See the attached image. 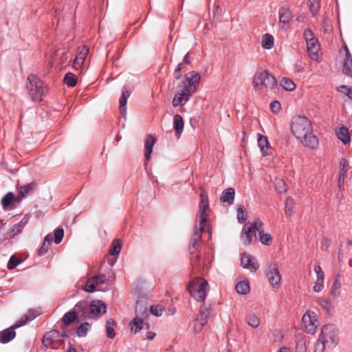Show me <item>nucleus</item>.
I'll return each instance as SVG.
<instances>
[{
	"mask_svg": "<svg viewBox=\"0 0 352 352\" xmlns=\"http://www.w3.org/2000/svg\"><path fill=\"white\" fill-rule=\"evenodd\" d=\"M96 286L98 284L96 278L92 276L87 280L84 289L89 293H92L96 291Z\"/></svg>",
	"mask_w": 352,
	"mask_h": 352,
	"instance_id": "obj_37",
	"label": "nucleus"
},
{
	"mask_svg": "<svg viewBox=\"0 0 352 352\" xmlns=\"http://www.w3.org/2000/svg\"><path fill=\"white\" fill-rule=\"evenodd\" d=\"M319 338L330 348L339 342L338 330L333 324L324 325L321 329Z\"/></svg>",
	"mask_w": 352,
	"mask_h": 352,
	"instance_id": "obj_10",
	"label": "nucleus"
},
{
	"mask_svg": "<svg viewBox=\"0 0 352 352\" xmlns=\"http://www.w3.org/2000/svg\"><path fill=\"white\" fill-rule=\"evenodd\" d=\"M155 142V140L152 135H148L146 136L144 143V155L147 160H150L151 158L153 147Z\"/></svg>",
	"mask_w": 352,
	"mask_h": 352,
	"instance_id": "obj_20",
	"label": "nucleus"
},
{
	"mask_svg": "<svg viewBox=\"0 0 352 352\" xmlns=\"http://www.w3.org/2000/svg\"><path fill=\"white\" fill-rule=\"evenodd\" d=\"M28 219L29 218L25 216L21 220L19 223L13 226L12 231L14 233V234H17L22 231L24 226L28 223Z\"/></svg>",
	"mask_w": 352,
	"mask_h": 352,
	"instance_id": "obj_42",
	"label": "nucleus"
},
{
	"mask_svg": "<svg viewBox=\"0 0 352 352\" xmlns=\"http://www.w3.org/2000/svg\"><path fill=\"white\" fill-rule=\"evenodd\" d=\"M336 135L338 138L342 141L344 144H346L350 142L351 137L347 127H340L338 131H336Z\"/></svg>",
	"mask_w": 352,
	"mask_h": 352,
	"instance_id": "obj_22",
	"label": "nucleus"
},
{
	"mask_svg": "<svg viewBox=\"0 0 352 352\" xmlns=\"http://www.w3.org/2000/svg\"><path fill=\"white\" fill-rule=\"evenodd\" d=\"M25 196H23L21 193L16 196H14V203L20 202Z\"/></svg>",
	"mask_w": 352,
	"mask_h": 352,
	"instance_id": "obj_63",
	"label": "nucleus"
},
{
	"mask_svg": "<svg viewBox=\"0 0 352 352\" xmlns=\"http://www.w3.org/2000/svg\"><path fill=\"white\" fill-rule=\"evenodd\" d=\"M292 134L305 146L315 148L318 146V139L313 133L310 120L305 116H294L291 121Z\"/></svg>",
	"mask_w": 352,
	"mask_h": 352,
	"instance_id": "obj_1",
	"label": "nucleus"
},
{
	"mask_svg": "<svg viewBox=\"0 0 352 352\" xmlns=\"http://www.w3.org/2000/svg\"><path fill=\"white\" fill-rule=\"evenodd\" d=\"M261 45L263 48L270 50L274 46V38L270 34H265L263 36Z\"/></svg>",
	"mask_w": 352,
	"mask_h": 352,
	"instance_id": "obj_35",
	"label": "nucleus"
},
{
	"mask_svg": "<svg viewBox=\"0 0 352 352\" xmlns=\"http://www.w3.org/2000/svg\"><path fill=\"white\" fill-rule=\"evenodd\" d=\"M258 146L260 148L261 152L263 155H268V150L270 149L268 139L266 136L258 135Z\"/></svg>",
	"mask_w": 352,
	"mask_h": 352,
	"instance_id": "obj_23",
	"label": "nucleus"
},
{
	"mask_svg": "<svg viewBox=\"0 0 352 352\" xmlns=\"http://www.w3.org/2000/svg\"><path fill=\"white\" fill-rule=\"evenodd\" d=\"M182 69V63H179L177 65V67L174 71V76L176 79H179L182 76L181 70Z\"/></svg>",
	"mask_w": 352,
	"mask_h": 352,
	"instance_id": "obj_60",
	"label": "nucleus"
},
{
	"mask_svg": "<svg viewBox=\"0 0 352 352\" xmlns=\"http://www.w3.org/2000/svg\"><path fill=\"white\" fill-rule=\"evenodd\" d=\"M270 108L274 113H278L280 110L281 106L279 102L273 101L270 104Z\"/></svg>",
	"mask_w": 352,
	"mask_h": 352,
	"instance_id": "obj_58",
	"label": "nucleus"
},
{
	"mask_svg": "<svg viewBox=\"0 0 352 352\" xmlns=\"http://www.w3.org/2000/svg\"><path fill=\"white\" fill-rule=\"evenodd\" d=\"M14 195L12 192L6 194L1 199V205L4 209L10 208L11 204L14 203Z\"/></svg>",
	"mask_w": 352,
	"mask_h": 352,
	"instance_id": "obj_31",
	"label": "nucleus"
},
{
	"mask_svg": "<svg viewBox=\"0 0 352 352\" xmlns=\"http://www.w3.org/2000/svg\"><path fill=\"white\" fill-rule=\"evenodd\" d=\"M278 352H292V351L289 348H287V347L283 346V347H281V348L278 351Z\"/></svg>",
	"mask_w": 352,
	"mask_h": 352,
	"instance_id": "obj_64",
	"label": "nucleus"
},
{
	"mask_svg": "<svg viewBox=\"0 0 352 352\" xmlns=\"http://www.w3.org/2000/svg\"><path fill=\"white\" fill-rule=\"evenodd\" d=\"M135 315L136 316L146 318L148 316L147 309L144 305L139 301H137L135 306Z\"/></svg>",
	"mask_w": 352,
	"mask_h": 352,
	"instance_id": "obj_39",
	"label": "nucleus"
},
{
	"mask_svg": "<svg viewBox=\"0 0 352 352\" xmlns=\"http://www.w3.org/2000/svg\"><path fill=\"white\" fill-rule=\"evenodd\" d=\"M330 245H331V239L327 237H325L321 243V247H320L321 250H324V251L327 250L329 248V247L330 246Z\"/></svg>",
	"mask_w": 352,
	"mask_h": 352,
	"instance_id": "obj_59",
	"label": "nucleus"
},
{
	"mask_svg": "<svg viewBox=\"0 0 352 352\" xmlns=\"http://www.w3.org/2000/svg\"><path fill=\"white\" fill-rule=\"evenodd\" d=\"M273 183L274 188L278 192L283 193L287 191V186L283 177H274Z\"/></svg>",
	"mask_w": 352,
	"mask_h": 352,
	"instance_id": "obj_25",
	"label": "nucleus"
},
{
	"mask_svg": "<svg viewBox=\"0 0 352 352\" xmlns=\"http://www.w3.org/2000/svg\"><path fill=\"white\" fill-rule=\"evenodd\" d=\"M266 276L270 285L274 288H278L280 286L281 276L278 266L274 263H270L266 269Z\"/></svg>",
	"mask_w": 352,
	"mask_h": 352,
	"instance_id": "obj_13",
	"label": "nucleus"
},
{
	"mask_svg": "<svg viewBox=\"0 0 352 352\" xmlns=\"http://www.w3.org/2000/svg\"><path fill=\"white\" fill-rule=\"evenodd\" d=\"M150 312L155 316H161L164 308L160 305H151L150 307Z\"/></svg>",
	"mask_w": 352,
	"mask_h": 352,
	"instance_id": "obj_47",
	"label": "nucleus"
},
{
	"mask_svg": "<svg viewBox=\"0 0 352 352\" xmlns=\"http://www.w3.org/2000/svg\"><path fill=\"white\" fill-rule=\"evenodd\" d=\"M342 71L345 75L352 78V57L344 58Z\"/></svg>",
	"mask_w": 352,
	"mask_h": 352,
	"instance_id": "obj_33",
	"label": "nucleus"
},
{
	"mask_svg": "<svg viewBox=\"0 0 352 352\" xmlns=\"http://www.w3.org/2000/svg\"><path fill=\"white\" fill-rule=\"evenodd\" d=\"M191 255V263L192 265H196L199 261V255L198 254H197V252L194 254H190Z\"/></svg>",
	"mask_w": 352,
	"mask_h": 352,
	"instance_id": "obj_62",
	"label": "nucleus"
},
{
	"mask_svg": "<svg viewBox=\"0 0 352 352\" xmlns=\"http://www.w3.org/2000/svg\"><path fill=\"white\" fill-rule=\"evenodd\" d=\"M173 125L176 134L180 135L184 129V121L180 115L177 114L174 116Z\"/></svg>",
	"mask_w": 352,
	"mask_h": 352,
	"instance_id": "obj_28",
	"label": "nucleus"
},
{
	"mask_svg": "<svg viewBox=\"0 0 352 352\" xmlns=\"http://www.w3.org/2000/svg\"><path fill=\"white\" fill-rule=\"evenodd\" d=\"M248 324L252 328H256L260 324V320L255 314H250L245 318Z\"/></svg>",
	"mask_w": 352,
	"mask_h": 352,
	"instance_id": "obj_43",
	"label": "nucleus"
},
{
	"mask_svg": "<svg viewBox=\"0 0 352 352\" xmlns=\"http://www.w3.org/2000/svg\"><path fill=\"white\" fill-rule=\"evenodd\" d=\"M122 248L121 241L119 239H114L109 249V254L111 256H118Z\"/></svg>",
	"mask_w": 352,
	"mask_h": 352,
	"instance_id": "obj_32",
	"label": "nucleus"
},
{
	"mask_svg": "<svg viewBox=\"0 0 352 352\" xmlns=\"http://www.w3.org/2000/svg\"><path fill=\"white\" fill-rule=\"evenodd\" d=\"M241 264L243 268L248 269L252 272H256L259 267L256 259L245 252L241 254Z\"/></svg>",
	"mask_w": 352,
	"mask_h": 352,
	"instance_id": "obj_16",
	"label": "nucleus"
},
{
	"mask_svg": "<svg viewBox=\"0 0 352 352\" xmlns=\"http://www.w3.org/2000/svg\"><path fill=\"white\" fill-rule=\"evenodd\" d=\"M307 48L310 58L313 60L318 61L320 58V45L318 40H312V41L307 43Z\"/></svg>",
	"mask_w": 352,
	"mask_h": 352,
	"instance_id": "obj_17",
	"label": "nucleus"
},
{
	"mask_svg": "<svg viewBox=\"0 0 352 352\" xmlns=\"http://www.w3.org/2000/svg\"><path fill=\"white\" fill-rule=\"evenodd\" d=\"M317 302L327 311H330L332 308L331 303L324 298H318Z\"/></svg>",
	"mask_w": 352,
	"mask_h": 352,
	"instance_id": "obj_48",
	"label": "nucleus"
},
{
	"mask_svg": "<svg viewBox=\"0 0 352 352\" xmlns=\"http://www.w3.org/2000/svg\"><path fill=\"white\" fill-rule=\"evenodd\" d=\"M200 203L199 205V213H200V220H199V228L195 226L194 228L193 233L192 234L191 238L197 240L198 241L201 239V234L204 229V225L208 219V214L206 210L209 209V204L208 199L206 193L204 190H201L200 193Z\"/></svg>",
	"mask_w": 352,
	"mask_h": 352,
	"instance_id": "obj_4",
	"label": "nucleus"
},
{
	"mask_svg": "<svg viewBox=\"0 0 352 352\" xmlns=\"http://www.w3.org/2000/svg\"><path fill=\"white\" fill-rule=\"evenodd\" d=\"M326 347L327 344L318 338L315 344L314 352H324Z\"/></svg>",
	"mask_w": 352,
	"mask_h": 352,
	"instance_id": "obj_50",
	"label": "nucleus"
},
{
	"mask_svg": "<svg viewBox=\"0 0 352 352\" xmlns=\"http://www.w3.org/2000/svg\"><path fill=\"white\" fill-rule=\"evenodd\" d=\"M209 317L210 309L205 305L201 306L194 324L195 331L200 332L207 324Z\"/></svg>",
	"mask_w": 352,
	"mask_h": 352,
	"instance_id": "obj_14",
	"label": "nucleus"
},
{
	"mask_svg": "<svg viewBox=\"0 0 352 352\" xmlns=\"http://www.w3.org/2000/svg\"><path fill=\"white\" fill-rule=\"evenodd\" d=\"M341 287L340 276L337 275L334 282L331 287V295L333 297H338L340 295V289Z\"/></svg>",
	"mask_w": 352,
	"mask_h": 352,
	"instance_id": "obj_34",
	"label": "nucleus"
},
{
	"mask_svg": "<svg viewBox=\"0 0 352 352\" xmlns=\"http://www.w3.org/2000/svg\"><path fill=\"white\" fill-rule=\"evenodd\" d=\"M261 234L263 232V223L258 219H256L253 223H248L243 227L241 232V239L244 244H250L256 236V232Z\"/></svg>",
	"mask_w": 352,
	"mask_h": 352,
	"instance_id": "obj_7",
	"label": "nucleus"
},
{
	"mask_svg": "<svg viewBox=\"0 0 352 352\" xmlns=\"http://www.w3.org/2000/svg\"><path fill=\"white\" fill-rule=\"evenodd\" d=\"M52 241V236L49 234L45 236L41 247L38 250V254L42 256L48 252L50 245Z\"/></svg>",
	"mask_w": 352,
	"mask_h": 352,
	"instance_id": "obj_27",
	"label": "nucleus"
},
{
	"mask_svg": "<svg viewBox=\"0 0 352 352\" xmlns=\"http://www.w3.org/2000/svg\"><path fill=\"white\" fill-rule=\"evenodd\" d=\"M201 76L196 72H190L178 85V90L172 101L173 106L177 107L185 104L197 91Z\"/></svg>",
	"mask_w": 352,
	"mask_h": 352,
	"instance_id": "obj_2",
	"label": "nucleus"
},
{
	"mask_svg": "<svg viewBox=\"0 0 352 352\" xmlns=\"http://www.w3.org/2000/svg\"><path fill=\"white\" fill-rule=\"evenodd\" d=\"M144 318H143V317L135 316V318L131 322V324H133L135 327V329L134 331L135 333H137L138 332H139L142 329L144 328V326L146 327V329H149V324L148 323L144 322Z\"/></svg>",
	"mask_w": 352,
	"mask_h": 352,
	"instance_id": "obj_26",
	"label": "nucleus"
},
{
	"mask_svg": "<svg viewBox=\"0 0 352 352\" xmlns=\"http://www.w3.org/2000/svg\"><path fill=\"white\" fill-rule=\"evenodd\" d=\"M314 271L316 273L318 280H324V273L319 265H314Z\"/></svg>",
	"mask_w": 352,
	"mask_h": 352,
	"instance_id": "obj_57",
	"label": "nucleus"
},
{
	"mask_svg": "<svg viewBox=\"0 0 352 352\" xmlns=\"http://www.w3.org/2000/svg\"><path fill=\"white\" fill-rule=\"evenodd\" d=\"M36 315H25L13 324L11 327L8 328L0 332V342L7 343L14 339L16 336L14 329L26 324L28 322L35 318Z\"/></svg>",
	"mask_w": 352,
	"mask_h": 352,
	"instance_id": "obj_8",
	"label": "nucleus"
},
{
	"mask_svg": "<svg viewBox=\"0 0 352 352\" xmlns=\"http://www.w3.org/2000/svg\"><path fill=\"white\" fill-rule=\"evenodd\" d=\"M90 324L87 322L81 323L76 329V333L79 337H85L87 334Z\"/></svg>",
	"mask_w": 352,
	"mask_h": 352,
	"instance_id": "obj_40",
	"label": "nucleus"
},
{
	"mask_svg": "<svg viewBox=\"0 0 352 352\" xmlns=\"http://www.w3.org/2000/svg\"><path fill=\"white\" fill-rule=\"evenodd\" d=\"M259 239L262 244L269 245L270 242L272 241V236L269 234H259Z\"/></svg>",
	"mask_w": 352,
	"mask_h": 352,
	"instance_id": "obj_55",
	"label": "nucleus"
},
{
	"mask_svg": "<svg viewBox=\"0 0 352 352\" xmlns=\"http://www.w3.org/2000/svg\"><path fill=\"white\" fill-rule=\"evenodd\" d=\"M324 287V280H318L316 279V282L313 287V289L315 292H320L322 290Z\"/></svg>",
	"mask_w": 352,
	"mask_h": 352,
	"instance_id": "obj_56",
	"label": "nucleus"
},
{
	"mask_svg": "<svg viewBox=\"0 0 352 352\" xmlns=\"http://www.w3.org/2000/svg\"><path fill=\"white\" fill-rule=\"evenodd\" d=\"M304 37H305V39L307 43L312 41V40H317V38H315L312 31L309 28H307L305 30Z\"/></svg>",
	"mask_w": 352,
	"mask_h": 352,
	"instance_id": "obj_54",
	"label": "nucleus"
},
{
	"mask_svg": "<svg viewBox=\"0 0 352 352\" xmlns=\"http://www.w3.org/2000/svg\"><path fill=\"white\" fill-rule=\"evenodd\" d=\"M253 85L256 91L273 89L277 87L275 78L266 70L260 69L257 70L253 78Z\"/></svg>",
	"mask_w": 352,
	"mask_h": 352,
	"instance_id": "obj_3",
	"label": "nucleus"
},
{
	"mask_svg": "<svg viewBox=\"0 0 352 352\" xmlns=\"http://www.w3.org/2000/svg\"><path fill=\"white\" fill-rule=\"evenodd\" d=\"M86 312L89 316L87 318H98L106 313L105 303L99 300H92L89 305L87 303Z\"/></svg>",
	"mask_w": 352,
	"mask_h": 352,
	"instance_id": "obj_12",
	"label": "nucleus"
},
{
	"mask_svg": "<svg viewBox=\"0 0 352 352\" xmlns=\"http://www.w3.org/2000/svg\"><path fill=\"white\" fill-rule=\"evenodd\" d=\"M21 261L14 256H12L8 263V268L10 270L14 269L19 263Z\"/></svg>",
	"mask_w": 352,
	"mask_h": 352,
	"instance_id": "obj_51",
	"label": "nucleus"
},
{
	"mask_svg": "<svg viewBox=\"0 0 352 352\" xmlns=\"http://www.w3.org/2000/svg\"><path fill=\"white\" fill-rule=\"evenodd\" d=\"M28 81L27 88L31 98L34 101L42 100V97L47 92V88L44 85V82L34 74H30Z\"/></svg>",
	"mask_w": 352,
	"mask_h": 352,
	"instance_id": "obj_5",
	"label": "nucleus"
},
{
	"mask_svg": "<svg viewBox=\"0 0 352 352\" xmlns=\"http://www.w3.org/2000/svg\"><path fill=\"white\" fill-rule=\"evenodd\" d=\"M88 53L89 48L87 46H82L81 47H79L78 53L73 62V67L74 69H78L82 65Z\"/></svg>",
	"mask_w": 352,
	"mask_h": 352,
	"instance_id": "obj_18",
	"label": "nucleus"
},
{
	"mask_svg": "<svg viewBox=\"0 0 352 352\" xmlns=\"http://www.w3.org/2000/svg\"><path fill=\"white\" fill-rule=\"evenodd\" d=\"M280 85L283 89L289 91H293L296 88L295 83L289 78H283Z\"/></svg>",
	"mask_w": 352,
	"mask_h": 352,
	"instance_id": "obj_44",
	"label": "nucleus"
},
{
	"mask_svg": "<svg viewBox=\"0 0 352 352\" xmlns=\"http://www.w3.org/2000/svg\"><path fill=\"white\" fill-rule=\"evenodd\" d=\"M208 282L201 278H198L190 283L188 290L191 296L197 301H204L208 295Z\"/></svg>",
	"mask_w": 352,
	"mask_h": 352,
	"instance_id": "obj_6",
	"label": "nucleus"
},
{
	"mask_svg": "<svg viewBox=\"0 0 352 352\" xmlns=\"http://www.w3.org/2000/svg\"><path fill=\"white\" fill-rule=\"evenodd\" d=\"M59 337L60 333L58 331L46 332L43 336L42 343L47 349H57L59 344L58 342Z\"/></svg>",
	"mask_w": 352,
	"mask_h": 352,
	"instance_id": "obj_15",
	"label": "nucleus"
},
{
	"mask_svg": "<svg viewBox=\"0 0 352 352\" xmlns=\"http://www.w3.org/2000/svg\"><path fill=\"white\" fill-rule=\"evenodd\" d=\"M236 291L240 294H246L250 290V284L248 280H242L239 282L235 286Z\"/></svg>",
	"mask_w": 352,
	"mask_h": 352,
	"instance_id": "obj_29",
	"label": "nucleus"
},
{
	"mask_svg": "<svg viewBox=\"0 0 352 352\" xmlns=\"http://www.w3.org/2000/svg\"><path fill=\"white\" fill-rule=\"evenodd\" d=\"M86 301L82 300L77 302L72 310L63 315L62 318L63 324L65 325H69L76 320L78 315L84 319H87L89 316L86 312Z\"/></svg>",
	"mask_w": 352,
	"mask_h": 352,
	"instance_id": "obj_9",
	"label": "nucleus"
},
{
	"mask_svg": "<svg viewBox=\"0 0 352 352\" xmlns=\"http://www.w3.org/2000/svg\"><path fill=\"white\" fill-rule=\"evenodd\" d=\"M116 322L111 318L109 319L106 323L107 336L109 338H113L116 336L114 328Z\"/></svg>",
	"mask_w": 352,
	"mask_h": 352,
	"instance_id": "obj_30",
	"label": "nucleus"
},
{
	"mask_svg": "<svg viewBox=\"0 0 352 352\" xmlns=\"http://www.w3.org/2000/svg\"><path fill=\"white\" fill-rule=\"evenodd\" d=\"M36 184L34 182L29 183L26 185L21 186L20 187V193L23 196H27L30 193L32 192L36 188Z\"/></svg>",
	"mask_w": 352,
	"mask_h": 352,
	"instance_id": "obj_36",
	"label": "nucleus"
},
{
	"mask_svg": "<svg viewBox=\"0 0 352 352\" xmlns=\"http://www.w3.org/2000/svg\"><path fill=\"white\" fill-rule=\"evenodd\" d=\"M348 162L345 160H342L340 163L339 176H344L346 174Z\"/></svg>",
	"mask_w": 352,
	"mask_h": 352,
	"instance_id": "obj_53",
	"label": "nucleus"
},
{
	"mask_svg": "<svg viewBox=\"0 0 352 352\" xmlns=\"http://www.w3.org/2000/svg\"><path fill=\"white\" fill-rule=\"evenodd\" d=\"M279 23L282 29H285V25H288L292 19V12L289 8L281 7L278 11Z\"/></svg>",
	"mask_w": 352,
	"mask_h": 352,
	"instance_id": "obj_19",
	"label": "nucleus"
},
{
	"mask_svg": "<svg viewBox=\"0 0 352 352\" xmlns=\"http://www.w3.org/2000/svg\"><path fill=\"white\" fill-rule=\"evenodd\" d=\"M131 95V92L126 89L122 90L121 97L119 100L120 103V111L122 115H125L126 113V104L127 100Z\"/></svg>",
	"mask_w": 352,
	"mask_h": 352,
	"instance_id": "obj_21",
	"label": "nucleus"
},
{
	"mask_svg": "<svg viewBox=\"0 0 352 352\" xmlns=\"http://www.w3.org/2000/svg\"><path fill=\"white\" fill-rule=\"evenodd\" d=\"M247 219V212L243 205L237 206V220L239 223H243Z\"/></svg>",
	"mask_w": 352,
	"mask_h": 352,
	"instance_id": "obj_41",
	"label": "nucleus"
},
{
	"mask_svg": "<svg viewBox=\"0 0 352 352\" xmlns=\"http://www.w3.org/2000/svg\"><path fill=\"white\" fill-rule=\"evenodd\" d=\"M198 241L191 238L190 245H189V252L190 254H194L197 252L198 250Z\"/></svg>",
	"mask_w": 352,
	"mask_h": 352,
	"instance_id": "obj_52",
	"label": "nucleus"
},
{
	"mask_svg": "<svg viewBox=\"0 0 352 352\" xmlns=\"http://www.w3.org/2000/svg\"><path fill=\"white\" fill-rule=\"evenodd\" d=\"M310 11L313 16H316L320 9V0H309Z\"/></svg>",
	"mask_w": 352,
	"mask_h": 352,
	"instance_id": "obj_45",
	"label": "nucleus"
},
{
	"mask_svg": "<svg viewBox=\"0 0 352 352\" xmlns=\"http://www.w3.org/2000/svg\"><path fill=\"white\" fill-rule=\"evenodd\" d=\"M294 202L292 197H289L287 198L285 204V210L287 215H292L293 212Z\"/></svg>",
	"mask_w": 352,
	"mask_h": 352,
	"instance_id": "obj_46",
	"label": "nucleus"
},
{
	"mask_svg": "<svg viewBox=\"0 0 352 352\" xmlns=\"http://www.w3.org/2000/svg\"><path fill=\"white\" fill-rule=\"evenodd\" d=\"M64 236V230L63 228H57L54 231V243L58 244L61 242Z\"/></svg>",
	"mask_w": 352,
	"mask_h": 352,
	"instance_id": "obj_49",
	"label": "nucleus"
},
{
	"mask_svg": "<svg viewBox=\"0 0 352 352\" xmlns=\"http://www.w3.org/2000/svg\"><path fill=\"white\" fill-rule=\"evenodd\" d=\"M64 82L70 87H74L77 84V78L72 73H67L64 77Z\"/></svg>",
	"mask_w": 352,
	"mask_h": 352,
	"instance_id": "obj_38",
	"label": "nucleus"
},
{
	"mask_svg": "<svg viewBox=\"0 0 352 352\" xmlns=\"http://www.w3.org/2000/svg\"><path fill=\"white\" fill-rule=\"evenodd\" d=\"M234 190L232 188H229L224 190L220 197L222 202H227L230 205L234 203Z\"/></svg>",
	"mask_w": 352,
	"mask_h": 352,
	"instance_id": "obj_24",
	"label": "nucleus"
},
{
	"mask_svg": "<svg viewBox=\"0 0 352 352\" xmlns=\"http://www.w3.org/2000/svg\"><path fill=\"white\" fill-rule=\"evenodd\" d=\"M302 322L304 324L305 331L310 334H314L316 328L319 325V321L317 315L311 311H307L302 318Z\"/></svg>",
	"mask_w": 352,
	"mask_h": 352,
	"instance_id": "obj_11",
	"label": "nucleus"
},
{
	"mask_svg": "<svg viewBox=\"0 0 352 352\" xmlns=\"http://www.w3.org/2000/svg\"><path fill=\"white\" fill-rule=\"evenodd\" d=\"M96 278L98 285L104 283L107 281V276L104 274L94 276Z\"/></svg>",
	"mask_w": 352,
	"mask_h": 352,
	"instance_id": "obj_61",
	"label": "nucleus"
}]
</instances>
